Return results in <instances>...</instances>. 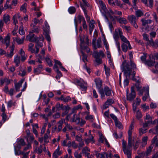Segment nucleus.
<instances>
[{"instance_id":"1","label":"nucleus","mask_w":158,"mask_h":158,"mask_svg":"<svg viewBox=\"0 0 158 158\" xmlns=\"http://www.w3.org/2000/svg\"><path fill=\"white\" fill-rule=\"evenodd\" d=\"M99 93L101 95L102 99L105 98V96H110L111 95L112 90L108 86H106L103 89L99 90Z\"/></svg>"},{"instance_id":"2","label":"nucleus","mask_w":158,"mask_h":158,"mask_svg":"<svg viewBox=\"0 0 158 158\" xmlns=\"http://www.w3.org/2000/svg\"><path fill=\"white\" fill-rule=\"evenodd\" d=\"M134 120H133L130 125L129 129L128 131V143L127 149L130 150H131V148L132 146L131 138V135L132 133V130L134 127Z\"/></svg>"},{"instance_id":"3","label":"nucleus","mask_w":158,"mask_h":158,"mask_svg":"<svg viewBox=\"0 0 158 158\" xmlns=\"http://www.w3.org/2000/svg\"><path fill=\"white\" fill-rule=\"evenodd\" d=\"M124 69L125 72V73H128L129 75H132L133 76L132 80L135 81L136 82V84L135 85L136 87L138 89H139L140 88V87L139 86V80H137L135 77V71H133V72H131V69L129 67H128L127 66L125 67L124 68Z\"/></svg>"},{"instance_id":"4","label":"nucleus","mask_w":158,"mask_h":158,"mask_svg":"<svg viewBox=\"0 0 158 158\" xmlns=\"http://www.w3.org/2000/svg\"><path fill=\"white\" fill-rule=\"evenodd\" d=\"M26 39L30 42H36L39 40L43 41L44 40V38L42 35L40 37V38L35 37L34 35L32 33H30L27 36Z\"/></svg>"},{"instance_id":"5","label":"nucleus","mask_w":158,"mask_h":158,"mask_svg":"<svg viewBox=\"0 0 158 158\" xmlns=\"http://www.w3.org/2000/svg\"><path fill=\"white\" fill-rule=\"evenodd\" d=\"M127 19L129 22L135 28H137L138 26L137 23L138 19L134 15H129Z\"/></svg>"},{"instance_id":"6","label":"nucleus","mask_w":158,"mask_h":158,"mask_svg":"<svg viewBox=\"0 0 158 158\" xmlns=\"http://www.w3.org/2000/svg\"><path fill=\"white\" fill-rule=\"evenodd\" d=\"M126 66H127L128 67H129L131 69V72H132V69H133V70L137 69L136 65L133 61H130V65L126 64V61H124L122 65V67H123L124 70V68Z\"/></svg>"},{"instance_id":"7","label":"nucleus","mask_w":158,"mask_h":158,"mask_svg":"<svg viewBox=\"0 0 158 158\" xmlns=\"http://www.w3.org/2000/svg\"><path fill=\"white\" fill-rule=\"evenodd\" d=\"M113 15L111 13L109 10L106 13L104 14L103 15L107 22H109L108 18L111 21L114 22L115 19H117V17Z\"/></svg>"},{"instance_id":"8","label":"nucleus","mask_w":158,"mask_h":158,"mask_svg":"<svg viewBox=\"0 0 158 158\" xmlns=\"http://www.w3.org/2000/svg\"><path fill=\"white\" fill-rule=\"evenodd\" d=\"M126 142L123 141L122 143L123 150L124 154L127 156L128 158H131V150H129L126 148Z\"/></svg>"},{"instance_id":"9","label":"nucleus","mask_w":158,"mask_h":158,"mask_svg":"<svg viewBox=\"0 0 158 158\" xmlns=\"http://www.w3.org/2000/svg\"><path fill=\"white\" fill-rule=\"evenodd\" d=\"M134 87H132L131 88V93L127 95V99L130 101H132L134 98H135L136 94L134 90Z\"/></svg>"},{"instance_id":"10","label":"nucleus","mask_w":158,"mask_h":158,"mask_svg":"<svg viewBox=\"0 0 158 158\" xmlns=\"http://www.w3.org/2000/svg\"><path fill=\"white\" fill-rule=\"evenodd\" d=\"M77 82L82 91H85L86 90L87 87L86 82L81 79L80 80H77Z\"/></svg>"},{"instance_id":"11","label":"nucleus","mask_w":158,"mask_h":158,"mask_svg":"<svg viewBox=\"0 0 158 158\" xmlns=\"http://www.w3.org/2000/svg\"><path fill=\"white\" fill-rule=\"evenodd\" d=\"M118 33L121 40L123 42V43H126L130 45V42L129 41L127 40V38L123 35V32L121 29H118Z\"/></svg>"},{"instance_id":"12","label":"nucleus","mask_w":158,"mask_h":158,"mask_svg":"<svg viewBox=\"0 0 158 158\" xmlns=\"http://www.w3.org/2000/svg\"><path fill=\"white\" fill-rule=\"evenodd\" d=\"M149 60L145 61L144 64L145 65H147L148 66L151 67L154 65V62L152 60V59L153 58V56L152 55L150 54L149 55Z\"/></svg>"},{"instance_id":"13","label":"nucleus","mask_w":158,"mask_h":158,"mask_svg":"<svg viewBox=\"0 0 158 158\" xmlns=\"http://www.w3.org/2000/svg\"><path fill=\"white\" fill-rule=\"evenodd\" d=\"M80 118L79 116L76 114H73L72 119H71V122H75L77 124H79L80 123Z\"/></svg>"},{"instance_id":"14","label":"nucleus","mask_w":158,"mask_h":158,"mask_svg":"<svg viewBox=\"0 0 158 158\" xmlns=\"http://www.w3.org/2000/svg\"><path fill=\"white\" fill-rule=\"evenodd\" d=\"M25 37H23L21 39L18 37H13V41L14 42H16L19 45L22 44L23 43Z\"/></svg>"},{"instance_id":"15","label":"nucleus","mask_w":158,"mask_h":158,"mask_svg":"<svg viewBox=\"0 0 158 158\" xmlns=\"http://www.w3.org/2000/svg\"><path fill=\"white\" fill-rule=\"evenodd\" d=\"M99 142L102 143H105L108 147H109L110 145L108 142L106 138L102 134H99Z\"/></svg>"},{"instance_id":"16","label":"nucleus","mask_w":158,"mask_h":158,"mask_svg":"<svg viewBox=\"0 0 158 158\" xmlns=\"http://www.w3.org/2000/svg\"><path fill=\"white\" fill-rule=\"evenodd\" d=\"M102 41L100 38H98L97 41L96 45L95 42L93 41L92 44L94 46V49H96L97 48H100L102 47L101 44Z\"/></svg>"},{"instance_id":"17","label":"nucleus","mask_w":158,"mask_h":158,"mask_svg":"<svg viewBox=\"0 0 158 158\" xmlns=\"http://www.w3.org/2000/svg\"><path fill=\"white\" fill-rule=\"evenodd\" d=\"M18 19H19L20 21L22 20V18L21 17V16L19 14H16L14 15L13 18V23L15 25L18 23Z\"/></svg>"},{"instance_id":"18","label":"nucleus","mask_w":158,"mask_h":158,"mask_svg":"<svg viewBox=\"0 0 158 158\" xmlns=\"http://www.w3.org/2000/svg\"><path fill=\"white\" fill-rule=\"evenodd\" d=\"M99 4L100 5L101 8V11H103V12L105 13V14L108 11L106 9V7L105 4L103 3V2L99 0L98 2Z\"/></svg>"},{"instance_id":"19","label":"nucleus","mask_w":158,"mask_h":158,"mask_svg":"<svg viewBox=\"0 0 158 158\" xmlns=\"http://www.w3.org/2000/svg\"><path fill=\"white\" fill-rule=\"evenodd\" d=\"M93 56L94 58L99 57L101 56L103 58L105 57V54L103 51L100 50L98 52L96 51L94 52L93 54Z\"/></svg>"},{"instance_id":"20","label":"nucleus","mask_w":158,"mask_h":158,"mask_svg":"<svg viewBox=\"0 0 158 158\" xmlns=\"http://www.w3.org/2000/svg\"><path fill=\"white\" fill-rule=\"evenodd\" d=\"M10 52H8L6 54V56L7 57L10 58H11L14 55V51L15 48V45L13 44L12 46L10 47Z\"/></svg>"},{"instance_id":"21","label":"nucleus","mask_w":158,"mask_h":158,"mask_svg":"<svg viewBox=\"0 0 158 158\" xmlns=\"http://www.w3.org/2000/svg\"><path fill=\"white\" fill-rule=\"evenodd\" d=\"M10 52H8L6 54V56L7 57L10 58H11L14 55V51L15 48V45L13 44L12 46L10 47Z\"/></svg>"},{"instance_id":"22","label":"nucleus","mask_w":158,"mask_h":158,"mask_svg":"<svg viewBox=\"0 0 158 158\" xmlns=\"http://www.w3.org/2000/svg\"><path fill=\"white\" fill-rule=\"evenodd\" d=\"M122 51L125 52H126L128 48L129 49L131 48V46L130 44V45L128 44L125 43H123L121 46Z\"/></svg>"},{"instance_id":"23","label":"nucleus","mask_w":158,"mask_h":158,"mask_svg":"<svg viewBox=\"0 0 158 158\" xmlns=\"http://www.w3.org/2000/svg\"><path fill=\"white\" fill-rule=\"evenodd\" d=\"M148 45H150L153 48H156L158 47V40H156L154 42L153 40L151 39L148 43Z\"/></svg>"},{"instance_id":"24","label":"nucleus","mask_w":158,"mask_h":158,"mask_svg":"<svg viewBox=\"0 0 158 158\" xmlns=\"http://www.w3.org/2000/svg\"><path fill=\"white\" fill-rule=\"evenodd\" d=\"M62 153V151H60V147L58 146L57 148L55 150L53 154V157L54 158H58L59 156Z\"/></svg>"},{"instance_id":"25","label":"nucleus","mask_w":158,"mask_h":158,"mask_svg":"<svg viewBox=\"0 0 158 158\" xmlns=\"http://www.w3.org/2000/svg\"><path fill=\"white\" fill-rule=\"evenodd\" d=\"M114 100L112 99H108L103 105V108L106 109L114 103Z\"/></svg>"},{"instance_id":"26","label":"nucleus","mask_w":158,"mask_h":158,"mask_svg":"<svg viewBox=\"0 0 158 158\" xmlns=\"http://www.w3.org/2000/svg\"><path fill=\"white\" fill-rule=\"evenodd\" d=\"M143 90L145 92V95L143 97L142 99L144 101H145L149 97V88L144 87Z\"/></svg>"},{"instance_id":"27","label":"nucleus","mask_w":158,"mask_h":158,"mask_svg":"<svg viewBox=\"0 0 158 158\" xmlns=\"http://www.w3.org/2000/svg\"><path fill=\"white\" fill-rule=\"evenodd\" d=\"M24 81V80L23 79H22L20 81H19L18 83L15 84V89L17 92H19V91L20 88L21 86Z\"/></svg>"},{"instance_id":"28","label":"nucleus","mask_w":158,"mask_h":158,"mask_svg":"<svg viewBox=\"0 0 158 158\" xmlns=\"http://www.w3.org/2000/svg\"><path fill=\"white\" fill-rule=\"evenodd\" d=\"M85 141L86 144H88L89 143H94V137L91 135H89V137L87 138H85Z\"/></svg>"},{"instance_id":"29","label":"nucleus","mask_w":158,"mask_h":158,"mask_svg":"<svg viewBox=\"0 0 158 158\" xmlns=\"http://www.w3.org/2000/svg\"><path fill=\"white\" fill-rule=\"evenodd\" d=\"M19 54L21 56V60L22 61H23L26 60L27 56L25 54V52L23 48L20 49L19 52Z\"/></svg>"},{"instance_id":"30","label":"nucleus","mask_w":158,"mask_h":158,"mask_svg":"<svg viewBox=\"0 0 158 158\" xmlns=\"http://www.w3.org/2000/svg\"><path fill=\"white\" fill-rule=\"evenodd\" d=\"M153 148L152 145H150L147 149L146 151L145 152H142V154L143 156H147L150 154L152 152V150Z\"/></svg>"},{"instance_id":"31","label":"nucleus","mask_w":158,"mask_h":158,"mask_svg":"<svg viewBox=\"0 0 158 158\" xmlns=\"http://www.w3.org/2000/svg\"><path fill=\"white\" fill-rule=\"evenodd\" d=\"M10 37L9 34H8L4 39L2 43L6 44V48L8 47L10 44Z\"/></svg>"},{"instance_id":"32","label":"nucleus","mask_w":158,"mask_h":158,"mask_svg":"<svg viewBox=\"0 0 158 158\" xmlns=\"http://www.w3.org/2000/svg\"><path fill=\"white\" fill-rule=\"evenodd\" d=\"M96 87L98 89V90L99 89H101V88L102 86V82L101 80L99 79H96L95 80Z\"/></svg>"},{"instance_id":"33","label":"nucleus","mask_w":158,"mask_h":158,"mask_svg":"<svg viewBox=\"0 0 158 158\" xmlns=\"http://www.w3.org/2000/svg\"><path fill=\"white\" fill-rule=\"evenodd\" d=\"M90 152V149L89 148L87 147H84L82 149L81 151V154H84L85 156H86L88 155H90L89 152Z\"/></svg>"},{"instance_id":"34","label":"nucleus","mask_w":158,"mask_h":158,"mask_svg":"<svg viewBox=\"0 0 158 158\" xmlns=\"http://www.w3.org/2000/svg\"><path fill=\"white\" fill-rule=\"evenodd\" d=\"M3 20L6 23H9L10 22V18L9 15L7 14H5L3 16Z\"/></svg>"},{"instance_id":"35","label":"nucleus","mask_w":158,"mask_h":158,"mask_svg":"<svg viewBox=\"0 0 158 158\" xmlns=\"http://www.w3.org/2000/svg\"><path fill=\"white\" fill-rule=\"evenodd\" d=\"M141 21L142 23V24L143 26H145L148 27V24L151 23L152 22V20L150 19L146 20L143 19H141Z\"/></svg>"},{"instance_id":"36","label":"nucleus","mask_w":158,"mask_h":158,"mask_svg":"<svg viewBox=\"0 0 158 158\" xmlns=\"http://www.w3.org/2000/svg\"><path fill=\"white\" fill-rule=\"evenodd\" d=\"M64 120L62 119L60 120L58 123V127H57V132H59L61 130L62 128V125L63 123L64 122Z\"/></svg>"},{"instance_id":"37","label":"nucleus","mask_w":158,"mask_h":158,"mask_svg":"<svg viewBox=\"0 0 158 158\" xmlns=\"http://www.w3.org/2000/svg\"><path fill=\"white\" fill-rule=\"evenodd\" d=\"M117 19L120 23L125 24L127 23V21L125 18L119 17H117Z\"/></svg>"},{"instance_id":"38","label":"nucleus","mask_w":158,"mask_h":158,"mask_svg":"<svg viewBox=\"0 0 158 158\" xmlns=\"http://www.w3.org/2000/svg\"><path fill=\"white\" fill-rule=\"evenodd\" d=\"M152 119L145 120L144 123L143 124V127H146L150 126L152 123Z\"/></svg>"},{"instance_id":"39","label":"nucleus","mask_w":158,"mask_h":158,"mask_svg":"<svg viewBox=\"0 0 158 158\" xmlns=\"http://www.w3.org/2000/svg\"><path fill=\"white\" fill-rule=\"evenodd\" d=\"M14 62L16 66L19 65L20 64V57L18 55L15 56L14 58Z\"/></svg>"},{"instance_id":"40","label":"nucleus","mask_w":158,"mask_h":158,"mask_svg":"<svg viewBox=\"0 0 158 158\" xmlns=\"http://www.w3.org/2000/svg\"><path fill=\"white\" fill-rule=\"evenodd\" d=\"M59 99L65 102H67L71 100V98L69 96H67L66 97H64L63 95L61 96Z\"/></svg>"},{"instance_id":"41","label":"nucleus","mask_w":158,"mask_h":158,"mask_svg":"<svg viewBox=\"0 0 158 158\" xmlns=\"http://www.w3.org/2000/svg\"><path fill=\"white\" fill-rule=\"evenodd\" d=\"M136 117L140 121V123H143V120L140 119L142 117V114L140 111H138L136 112Z\"/></svg>"},{"instance_id":"42","label":"nucleus","mask_w":158,"mask_h":158,"mask_svg":"<svg viewBox=\"0 0 158 158\" xmlns=\"http://www.w3.org/2000/svg\"><path fill=\"white\" fill-rule=\"evenodd\" d=\"M49 55H48L45 58V60L48 65L51 66L53 65L52 61L50 58Z\"/></svg>"},{"instance_id":"43","label":"nucleus","mask_w":158,"mask_h":158,"mask_svg":"<svg viewBox=\"0 0 158 158\" xmlns=\"http://www.w3.org/2000/svg\"><path fill=\"white\" fill-rule=\"evenodd\" d=\"M148 139V138L147 136H144L143 137L142 142V147L145 146L147 144Z\"/></svg>"},{"instance_id":"44","label":"nucleus","mask_w":158,"mask_h":158,"mask_svg":"<svg viewBox=\"0 0 158 158\" xmlns=\"http://www.w3.org/2000/svg\"><path fill=\"white\" fill-rule=\"evenodd\" d=\"M81 48L82 50H85L87 53H89L90 51V49L87 46L84 45L83 43L81 44Z\"/></svg>"},{"instance_id":"45","label":"nucleus","mask_w":158,"mask_h":158,"mask_svg":"<svg viewBox=\"0 0 158 158\" xmlns=\"http://www.w3.org/2000/svg\"><path fill=\"white\" fill-rule=\"evenodd\" d=\"M42 145H40V147H36L35 148V152L38 154H40L42 152Z\"/></svg>"},{"instance_id":"46","label":"nucleus","mask_w":158,"mask_h":158,"mask_svg":"<svg viewBox=\"0 0 158 158\" xmlns=\"http://www.w3.org/2000/svg\"><path fill=\"white\" fill-rule=\"evenodd\" d=\"M152 144H155L156 146H158V136L156 135L154 137L152 140Z\"/></svg>"},{"instance_id":"47","label":"nucleus","mask_w":158,"mask_h":158,"mask_svg":"<svg viewBox=\"0 0 158 158\" xmlns=\"http://www.w3.org/2000/svg\"><path fill=\"white\" fill-rule=\"evenodd\" d=\"M69 13L70 14H73L76 12V9L73 6H71L69 7L68 10Z\"/></svg>"},{"instance_id":"48","label":"nucleus","mask_w":158,"mask_h":158,"mask_svg":"<svg viewBox=\"0 0 158 158\" xmlns=\"http://www.w3.org/2000/svg\"><path fill=\"white\" fill-rule=\"evenodd\" d=\"M135 15H136V18L140 17L143 16V12L140 10H137L135 11Z\"/></svg>"},{"instance_id":"49","label":"nucleus","mask_w":158,"mask_h":158,"mask_svg":"<svg viewBox=\"0 0 158 158\" xmlns=\"http://www.w3.org/2000/svg\"><path fill=\"white\" fill-rule=\"evenodd\" d=\"M110 11L111 13L112 14L117 15H122V13L120 11L115 10L114 11H113L110 9Z\"/></svg>"},{"instance_id":"50","label":"nucleus","mask_w":158,"mask_h":158,"mask_svg":"<svg viewBox=\"0 0 158 158\" xmlns=\"http://www.w3.org/2000/svg\"><path fill=\"white\" fill-rule=\"evenodd\" d=\"M74 155L75 158H81L82 157L81 153H79L77 151L74 152Z\"/></svg>"},{"instance_id":"51","label":"nucleus","mask_w":158,"mask_h":158,"mask_svg":"<svg viewBox=\"0 0 158 158\" xmlns=\"http://www.w3.org/2000/svg\"><path fill=\"white\" fill-rule=\"evenodd\" d=\"M147 53H143V55L141 56L140 57V59L142 61V63H144L146 60L147 57Z\"/></svg>"},{"instance_id":"52","label":"nucleus","mask_w":158,"mask_h":158,"mask_svg":"<svg viewBox=\"0 0 158 158\" xmlns=\"http://www.w3.org/2000/svg\"><path fill=\"white\" fill-rule=\"evenodd\" d=\"M85 119L87 120H89L91 122H93L94 119V116L93 115H87L85 117Z\"/></svg>"},{"instance_id":"53","label":"nucleus","mask_w":158,"mask_h":158,"mask_svg":"<svg viewBox=\"0 0 158 158\" xmlns=\"http://www.w3.org/2000/svg\"><path fill=\"white\" fill-rule=\"evenodd\" d=\"M104 69L105 71L106 74L107 76H109L110 71V69L108 67H107L106 65L105 64H104Z\"/></svg>"},{"instance_id":"54","label":"nucleus","mask_w":158,"mask_h":158,"mask_svg":"<svg viewBox=\"0 0 158 158\" xmlns=\"http://www.w3.org/2000/svg\"><path fill=\"white\" fill-rule=\"evenodd\" d=\"M43 138L44 144L48 143L49 142L48 136L47 134H45Z\"/></svg>"},{"instance_id":"55","label":"nucleus","mask_w":158,"mask_h":158,"mask_svg":"<svg viewBox=\"0 0 158 158\" xmlns=\"http://www.w3.org/2000/svg\"><path fill=\"white\" fill-rule=\"evenodd\" d=\"M103 44L105 47V48L106 50H108L109 48V46L105 38H104L103 40Z\"/></svg>"},{"instance_id":"56","label":"nucleus","mask_w":158,"mask_h":158,"mask_svg":"<svg viewBox=\"0 0 158 158\" xmlns=\"http://www.w3.org/2000/svg\"><path fill=\"white\" fill-rule=\"evenodd\" d=\"M56 72L57 73V75L56 76V78L57 79H59L60 77L62 76V74L59 71V70L57 69Z\"/></svg>"},{"instance_id":"57","label":"nucleus","mask_w":158,"mask_h":158,"mask_svg":"<svg viewBox=\"0 0 158 158\" xmlns=\"http://www.w3.org/2000/svg\"><path fill=\"white\" fill-rule=\"evenodd\" d=\"M143 39L148 41L147 42V44L148 45V43L149 41H150V40H149L148 35V34L145 33L143 34Z\"/></svg>"},{"instance_id":"58","label":"nucleus","mask_w":158,"mask_h":158,"mask_svg":"<svg viewBox=\"0 0 158 158\" xmlns=\"http://www.w3.org/2000/svg\"><path fill=\"white\" fill-rule=\"evenodd\" d=\"M26 6L27 4L26 3H24L21 6L20 10L23 11V12H26Z\"/></svg>"},{"instance_id":"59","label":"nucleus","mask_w":158,"mask_h":158,"mask_svg":"<svg viewBox=\"0 0 158 158\" xmlns=\"http://www.w3.org/2000/svg\"><path fill=\"white\" fill-rule=\"evenodd\" d=\"M40 30V28L39 27H34L33 30H32V33L35 32L36 33H39Z\"/></svg>"},{"instance_id":"60","label":"nucleus","mask_w":158,"mask_h":158,"mask_svg":"<svg viewBox=\"0 0 158 158\" xmlns=\"http://www.w3.org/2000/svg\"><path fill=\"white\" fill-rule=\"evenodd\" d=\"M19 31V33L21 35H23L25 34V32L23 30V26H21L20 27Z\"/></svg>"},{"instance_id":"61","label":"nucleus","mask_w":158,"mask_h":158,"mask_svg":"<svg viewBox=\"0 0 158 158\" xmlns=\"http://www.w3.org/2000/svg\"><path fill=\"white\" fill-rule=\"evenodd\" d=\"M44 34L45 35V38L48 42L49 43L51 41V38L49 35V33L47 32H45L44 33Z\"/></svg>"},{"instance_id":"62","label":"nucleus","mask_w":158,"mask_h":158,"mask_svg":"<svg viewBox=\"0 0 158 158\" xmlns=\"http://www.w3.org/2000/svg\"><path fill=\"white\" fill-rule=\"evenodd\" d=\"M140 128L139 129V133L140 135H142L143 134L146 132V129L144 128Z\"/></svg>"},{"instance_id":"63","label":"nucleus","mask_w":158,"mask_h":158,"mask_svg":"<svg viewBox=\"0 0 158 158\" xmlns=\"http://www.w3.org/2000/svg\"><path fill=\"white\" fill-rule=\"evenodd\" d=\"M105 156H106V158H108V157H110V158H112V154L111 152H104Z\"/></svg>"},{"instance_id":"64","label":"nucleus","mask_w":158,"mask_h":158,"mask_svg":"<svg viewBox=\"0 0 158 158\" xmlns=\"http://www.w3.org/2000/svg\"><path fill=\"white\" fill-rule=\"evenodd\" d=\"M115 126L119 128H121L122 127V124L121 123L118 121V120H117L115 121Z\"/></svg>"}]
</instances>
